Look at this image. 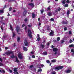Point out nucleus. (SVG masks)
Segmentation results:
<instances>
[{"instance_id":"1","label":"nucleus","mask_w":74,"mask_h":74,"mask_svg":"<svg viewBox=\"0 0 74 74\" xmlns=\"http://www.w3.org/2000/svg\"><path fill=\"white\" fill-rule=\"evenodd\" d=\"M63 67H64V66H60L56 67L55 69L53 68V69H54V70H59L62 69Z\"/></svg>"},{"instance_id":"2","label":"nucleus","mask_w":74,"mask_h":74,"mask_svg":"<svg viewBox=\"0 0 74 74\" xmlns=\"http://www.w3.org/2000/svg\"><path fill=\"white\" fill-rule=\"evenodd\" d=\"M28 36L29 37H30V38H32V31H31V30H30L28 29Z\"/></svg>"},{"instance_id":"3","label":"nucleus","mask_w":74,"mask_h":74,"mask_svg":"<svg viewBox=\"0 0 74 74\" xmlns=\"http://www.w3.org/2000/svg\"><path fill=\"white\" fill-rule=\"evenodd\" d=\"M14 71V74H18V68H15L13 69Z\"/></svg>"},{"instance_id":"4","label":"nucleus","mask_w":74,"mask_h":74,"mask_svg":"<svg viewBox=\"0 0 74 74\" xmlns=\"http://www.w3.org/2000/svg\"><path fill=\"white\" fill-rule=\"evenodd\" d=\"M61 24H62V25H67L69 23V21H63L62 22H61Z\"/></svg>"},{"instance_id":"5","label":"nucleus","mask_w":74,"mask_h":74,"mask_svg":"<svg viewBox=\"0 0 74 74\" xmlns=\"http://www.w3.org/2000/svg\"><path fill=\"white\" fill-rule=\"evenodd\" d=\"M18 58H19V59H22L23 58V56H22V54L19 53L18 54Z\"/></svg>"},{"instance_id":"6","label":"nucleus","mask_w":74,"mask_h":74,"mask_svg":"<svg viewBox=\"0 0 74 74\" xmlns=\"http://www.w3.org/2000/svg\"><path fill=\"white\" fill-rule=\"evenodd\" d=\"M58 50L57 48H54L53 49V51L54 52H55V53H54V55H56L57 54V51H58Z\"/></svg>"},{"instance_id":"7","label":"nucleus","mask_w":74,"mask_h":74,"mask_svg":"<svg viewBox=\"0 0 74 74\" xmlns=\"http://www.w3.org/2000/svg\"><path fill=\"white\" fill-rule=\"evenodd\" d=\"M7 55H10V54H13V52L12 51H8L5 53Z\"/></svg>"},{"instance_id":"8","label":"nucleus","mask_w":74,"mask_h":74,"mask_svg":"<svg viewBox=\"0 0 74 74\" xmlns=\"http://www.w3.org/2000/svg\"><path fill=\"white\" fill-rule=\"evenodd\" d=\"M27 12V11L26 10H24V11L23 13V16H26V14Z\"/></svg>"},{"instance_id":"9","label":"nucleus","mask_w":74,"mask_h":74,"mask_svg":"<svg viewBox=\"0 0 74 74\" xmlns=\"http://www.w3.org/2000/svg\"><path fill=\"white\" fill-rule=\"evenodd\" d=\"M24 44L25 46H27L29 45V43L27 42V40H24Z\"/></svg>"},{"instance_id":"10","label":"nucleus","mask_w":74,"mask_h":74,"mask_svg":"<svg viewBox=\"0 0 74 74\" xmlns=\"http://www.w3.org/2000/svg\"><path fill=\"white\" fill-rule=\"evenodd\" d=\"M20 30V27H19L17 26L16 28V30L18 34H21V33H19V30Z\"/></svg>"},{"instance_id":"11","label":"nucleus","mask_w":74,"mask_h":74,"mask_svg":"<svg viewBox=\"0 0 74 74\" xmlns=\"http://www.w3.org/2000/svg\"><path fill=\"white\" fill-rule=\"evenodd\" d=\"M16 58V61H15V62H16L17 63H19L20 62V61L19 60V59L18 58V57L16 56L15 57Z\"/></svg>"},{"instance_id":"12","label":"nucleus","mask_w":74,"mask_h":74,"mask_svg":"<svg viewBox=\"0 0 74 74\" xmlns=\"http://www.w3.org/2000/svg\"><path fill=\"white\" fill-rule=\"evenodd\" d=\"M54 34V31H52L49 33L50 36H53Z\"/></svg>"},{"instance_id":"13","label":"nucleus","mask_w":74,"mask_h":74,"mask_svg":"<svg viewBox=\"0 0 74 74\" xmlns=\"http://www.w3.org/2000/svg\"><path fill=\"white\" fill-rule=\"evenodd\" d=\"M71 71V70L68 69V70H65V72L66 73H70Z\"/></svg>"},{"instance_id":"14","label":"nucleus","mask_w":74,"mask_h":74,"mask_svg":"<svg viewBox=\"0 0 74 74\" xmlns=\"http://www.w3.org/2000/svg\"><path fill=\"white\" fill-rule=\"evenodd\" d=\"M28 5H29L30 6H31V7H32V8H33L34 7V4L33 3H30L28 4Z\"/></svg>"},{"instance_id":"15","label":"nucleus","mask_w":74,"mask_h":74,"mask_svg":"<svg viewBox=\"0 0 74 74\" xmlns=\"http://www.w3.org/2000/svg\"><path fill=\"white\" fill-rule=\"evenodd\" d=\"M23 49L24 50V51H27V48L25 47H24V46H23Z\"/></svg>"},{"instance_id":"16","label":"nucleus","mask_w":74,"mask_h":74,"mask_svg":"<svg viewBox=\"0 0 74 74\" xmlns=\"http://www.w3.org/2000/svg\"><path fill=\"white\" fill-rule=\"evenodd\" d=\"M4 11L3 10H0V14L1 13L2 14H4Z\"/></svg>"},{"instance_id":"17","label":"nucleus","mask_w":74,"mask_h":74,"mask_svg":"<svg viewBox=\"0 0 74 74\" xmlns=\"http://www.w3.org/2000/svg\"><path fill=\"white\" fill-rule=\"evenodd\" d=\"M70 14V10H68V11H67V15L69 16V15Z\"/></svg>"},{"instance_id":"18","label":"nucleus","mask_w":74,"mask_h":74,"mask_svg":"<svg viewBox=\"0 0 74 74\" xmlns=\"http://www.w3.org/2000/svg\"><path fill=\"white\" fill-rule=\"evenodd\" d=\"M10 28L11 29L12 31H13V29H12V27L11 26V24H10Z\"/></svg>"},{"instance_id":"19","label":"nucleus","mask_w":74,"mask_h":74,"mask_svg":"<svg viewBox=\"0 0 74 74\" xmlns=\"http://www.w3.org/2000/svg\"><path fill=\"white\" fill-rule=\"evenodd\" d=\"M32 18H35V14L33 13L32 14Z\"/></svg>"},{"instance_id":"20","label":"nucleus","mask_w":74,"mask_h":74,"mask_svg":"<svg viewBox=\"0 0 74 74\" xmlns=\"http://www.w3.org/2000/svg\"><path fill=\"white\" fill-rule=\"evenodd\" d=\"M47 30L48 31L50 30V28H49V26H47Z\"/></svg>"},{"instance_id":"21","label":"nucleus","mask_w":74,"mask_h":74,"mask_svg":"<svg viewBox=\"0 0 74 74\" xmlns=\"http://www.w3.org/2000/svg\"><path fill=\"white\" fill-rule=\"evenodd\" d=\"M20 41V38L19 37H18L17 38V42H19Z\"/></svg>"},{"instance_id":"22","label":"nucleus","mask_w":74,"mask_h":74,"mask_svg":"<svg viewBox=\"0 0 74 74\" xmlns=\"http://www.w3.org/2000/svg\"><path fill=\"white\" fill-rule=\"evenodd\" d=\"M10 57L12 59H14V58H15V56L14 55H12Z\"/></svg>"},{"instance_id":"23","label":"nucleus","mask_w":74,"mask_h":74,"mask_svg":"<svg viewBox=\"0 0 74 74\" xmlns=\"http://www.w3.org/2000/svg\"><path fill=\"white\" fill-rule=\"evenodd\" d=\"M51 74H56V72L55 71H53L51 73Z\"/></svg>"},{"instance_id":"24","label":"nucleus","mask_w":74,"mask_h":74,"mask_svg":"<svg viewBox=\"0 0 74 74\" xmlns=\"http://www.w3.org/2000/svg\"><path fill=\"white\" fill-rule=\"evenodd\" d=\"M51 62L52 63H56V60H52Z\"/></svg>"},{"instance_id":"25","label":"nucleus","mask_w":74,"mask_h":74,"mask_svg":"<svg viewBox=\"0 0 74 74\" xmlns=\"http://www.w3.org/2000/svg\"><path fill=\"white\" fill-rule=\"evenodd\" d=\"M0 73H5V72L4 70H2V71H1V72Z\"/></svg>"},{"instance_id":"26","label":"nucleus","mask_w":74,"mask_h":74,"mask_svg":"<svg viewBox=\"0 0 74 74\" xmlns=\"http://www.w3.org/2000/svg\"><path fill=\"white\" fill-rule=\"evenodd\" d=\"M0 28L2 30V32H3V29H4V28H3V26H1Z\"/></svg>"},{"instance_id":"27","label":"nucleus","mask_w":74,"mask_h":74,"mask_svg":"<svg viewBox=\"0 0 74 74\" xmlns=\"http://www.w3.org/2000/svg\"><path fill=\"white\" fill-rule=\"evenodd\" d=\"M48 15L49 16H51V13L50 12H49L48 13Z\"/></svg>"},{"instance_id":"28","label":"nucleus","mask_w":74,"mask_h":74,"mask_svg":"<svg viewBox=\"0 0 74 74\" xmlns=\"http://www.w3.org/2000/svg\"><path fill=\"white\" fill-rule=\"evenodd\" d=\"M43 53L44 55H47V54H48V53H47V52H44Z\"/></svg>"},{"instance_id":"29","label":"nucleus","mask_w":74,"mask_h":74,"mask_svg":"<svg viewBox=\"0 0 74 74\" xmlns=\"http://www.w3.org/2000/svg\"><path fill=\"white\" fill-rule=\"evenodd\" d=\"M69 47H74V45L73 44L70 45H69Z\"/></svg>"},{"instance_id":"30","label":"nucleus","mask_w":74,"mask_h":74,"mask_svg":"<svg viewBox=\"0 0 74 74\" xmlns=\"http://www.w3.org/2000/svg\"><path fill=\"white\" fill-rule=\"evenodd\" d=\"M37 39L38 41H40V40H41V38H40V37H38L37 38Z\"/></svg>"},{"instance_id":"31","label":"nucleus","mask_w":74,"mask_h":74,"mask_svg":"<svg viewBox=\"0 0 74 74\" xmlns=\"http://www.w3.org/2000/svg\"><path fill=\"white\" fill-rule=\"evenodd\" d=\"M40 11H41V14L43 13L44 12V10L42 9V10H41Z\"/></svg>"},{"instance_id":"32","label":"nucleus","mask_w":74,"mask_h":74,"mask_svg":"<svg viewBox=\"0 0 74 74\" xmlns=\"http://www.w3.org/2000/svg\"><path fill=\"white\" fill-rule=\"evenodd\" d=\"M16 36L14 32L13 33V37H14Z\"/></svg>"},{"instance_id":"33","label":"nucleus","mask_w":74,"mask_h":74,"mask_svg":"<svg viewBox=\"0 0 74 74\" xmlns=\"http://www.w3.org/2000/svg\"><path fill=\"white\" fill-rule=\"evenodd\" d=\"M42 71V69H38V72H41Z\"/></svg>"},{"instance_id":"34","label":"nucleus","mask_w":74,"mask_h":74,"mask_svg":"<svg viewBox=\"0 0 74 74\" xmlns=\"http://www.w3.org/2000/svg\"><path fill=\"white\" fill-rule=\"evenodd\" d=\"M41 47H42V48H44V45H42V44H41Z\"/></svg>"},{"instance_id":"35","label":"nucleus","mask_w":74,"mask_h":74,"mask_svg":"<svg viewBox=\"0 0 74 74\" xmlns=\"http://www.w3.org/2000/svg\"><path fill=\"white\" fill-rule=\"evenodd\" d=\"M46 62L47 63H50V61L49 60H47Z\"/></svg>"},{"instance_id":"36","label":"nucleus","mask_w":74,"mask_h":74,"mask_svg":"<svg viewBox=\"0 0 74 74\" xmlns=\"http://www.w3.org/2000/svg\"><path fill=\"white\" fill-rule=\"evenodd\" d=\"M58 11H59L61 10V8H60L59 7L58 8Z\"/></svg>"},{"instance_id":"37","label":"nucleus","mask_w":74,"mask_h":74,"mask_svg":"<svg viewBox=\"0 0 74 74\" xmlns=\"http://www.w3.org/2000/svg\"><path fill=\"white\" fill-rule=\"evenodd\" d=\"M24 21H25V22H27V19L25 18L24 19Z\"/></svg>"},{"instance_id":"38","label":"nucleus","mask_w":74,"mask_h":74,"mask_svg":"<svg viewBox=\"0 0 74 74\" xmlns=\"http://www.w3.org/2000/svg\"><path fill=\"white\" fill-rule=\"evenodd\" d=\"M69 42L70 43H71L72 42H73V40L71 39H70L69 40Z\"/></svg>"},{"instance_id":"39","label":"nucleus","mask_w":74,"mask_h":74,"mask_svg":"<svg viewBox=\"0 0 74 74\" xmlns=\"http://www.w3.org/2000/svg\"><path fill=\"white\" fill-rule=\"evenodd\" d=\"M15 0H9L8 2H11L12 1H15Z\"/></svg>"},{"instance_id":"40","label":"nucleus","mask_w":74,"mask_h":74,"mask_svg":"<svg viewBox=\"0 0 74 74\" xmlns=\"http://www.w3.org/2000/svg\"><path fill=\"white\" fill-rule=\"evenodd\" d=\"M57 40L58 41H59V40H60V38L59 37H57Z\"/></svg>"},{"instance_id":"41","label":"nucleus","mask_w":74,"mask_h":74,"mask_svg":"<svg viewBox=\"0 0 74 74\" xmlns=\"http://www.w3.org/2000/svg\"><path fill=\"white\" fill-rule=\"evenodd\" d=\"M68 6H69L68 4H66L64 5V7H67Z\"/></svg>"},{"instance_id":"42","label":"nucleus","mask_w":74,"mask_h":74,"mask_svg":"<svg viewBox=\"0 0 74 74\" xmlns=\"http://www.w3.org/2000/svg\"><path fill=\"white\" fill-rule=\"evenodd\" d=\"M50 45V43H49V42H48L46 44V45H47V46H49Z\"/></svg>"},{"instance_id":"43","label":"nucleus","mask_w":74,"mask_h":74,"mask_svg":"<svg viewBox=\"0 0 74 74\" xmlns=\"http://www.w3.org/2000/svg\"><path fill=\"white\" fill-rule=\"evenodd\" d=\"M64 30L65 31L67 30V28L66 27H64Z\"/></svg>"},{"instance_id":"44","label":"nucleus","mask_w":74,"mask_h":74,"mask_svg":"<svg viewBox=\"0 0 74 74\" xmlns=\"http://www.w3.org/2000/svg\"><path fill=\"white\" fill-rule=\"evenodd\" d=\"M47 10H49V11H50V10H51V9H50V7H49L47 8Z\"/></svg>"},{"instance_id":"45","label":"nucleus","mask_w":74,"mask_h":74,"mask_svg":"<svg viewBox=\"0 0 74 74\" xmlns=\"http://www.w3.org/2000/svg\"><path fill=\"white\" fill-rule=\"evenodd\" d=\"M50 20L52 21H54V19L53 18H51Z\"/></svg>"},{"instance_id":"46","label":"nucleus","mask_w":74,"mask_h":74,"mask_svg":"<svg viewBox=\"0 0 74 74\" xmlns=\"http://www.w3.org/2000/svg\"><path fill=\"white\" fill-rule=\"evenodd\" d=\"M11 10H12V7H10L9 9V11H11Z\"/></svg>"},{"instance_id":"47","label":"nucleus","mask_w":74,"mask_h":74,"mask_svg":"<svg viewBox=\"0 0 74 74\" xmlns=\"http://www.w3.org/2000/svg\"><path fill=\"white\" fill-rule=\"evenodd\" d=\"M66 3H70V0H67L66 1Z\"/></svg>"},{"instance_id":"48","label":"nucleus","mask_w":74,"mask_h":74,"mask_svg":"<svg viewBox=\"0 0 74 74\" xmlns=\"http://www.w3.org/2000/svg\"><path fill=\"white\" fill-rule=\"evenodd\" d=\"M32 58H35V56L33 55L32 56Z\"/></svg>"},{"instance_id":"49","label":"nucleus","mask_w":74,"mask_h":74,"mask_svg":"<svg viewBox=\"0 0 74 74\" xmlns=\"http://www.w3.org/2000/svg\"><path fill=\"white\" fill-rule=\"evenodd\" d=\"M3 21L2 20H1L0 22V23H3Z\"/></svg>"},{"instance_id":"50","label":"nucleus","mask_w":74,"mask_h":74,"mask_svg":"<svg viewBox=\"0 0 74 74\" xmlns=\"http://www.w3.org/2000/svg\"><path fill=\"white\" fill-rule=\"evenodd\" d=\"M69 34H72V33L71 31H69Z\"/></svg>"},{"instance_id":"51","label":"nucleus","mask_w":74,"mask_h":74,"mask_svg":"<svg viewBox=\"0 0 74 74\" xmlns=\"http://www.w3.org/2000/svg\"><path fill=\"white\" fill-rule=\"evenodd\" d=\"M71 52H74V50L73 49H72L71 51Z\"/></svg>"},{"instance_id":"52","label":"nucleus","mask_w":74,"mask_h":74,"mask_svg":"<svg viewBox=\"0 0 74 74\" xmlns=\"http://www.w3.org/2000/svg\"><path fill=\"white\" fill-rule=\"evenodd\" d=\"M5 37H6V36H3V39H5Z\"/></svg>"},{"instance_id":"53","label":"nucleus","mask_w":74,"mask_h":74,"mask_svg":"<svg viewBox=\"0 0 74 74\" xmlns=\"http://www.w3.org/2000/svg\"><path fill=\"white\" fill-rule=\"evenodd\" d=\"M64 1H64L62 2V3H63L64 4H66V2Z\"/></svg>"},{"instance_id":"54","label":"nucleus","mask_w":74,"mask_h":74,"mask_svg":"<svg viewBox=\"0 0 74 74\" xmlns=\"http://www.w3.org/2000/svg\"><path fill=\"white\" fill-rule=\"evenodd\" d=\"M10 73H12V71L10 69L9 70Z\"/></svg>"},{"instance_id":"55","label":"nucleus","mask_w":74,"mask_h":74,"mask_svg":"<svg viewBox=\"0 0 74 74\" xmlns=\"http://www.w3.org/2000/svg\"><path fill=\"white\" fill-rule=\"evenodd\" d=\"M33 67V65H30V68H32V67Z\"/></svg>"},{"instance_id":"56","label":"nucleus","mask_w":74,"mask_h":74,"mask_svg":"<svg viewBox=\"0 0 74 74\" xmlns=\"http://www.w3.org/2000/svg\"><path fill=\"white\" fill-rule=\"evenodd\" d=\"M3 65V64L1 63H0V66H2Z\"/></svg>"},{"instance_id":"57","label":"nucleus","mask_w":74,"mask_h":74,"mask_svg":"<svg viewBox=\"0 0 74 74\" xmlns=\"http://www.w3.org/2000/svg\"><path fill=\"white\" fill-rule=\"evenodd\" d=\"M5 49L6 50H7V49H8V47H5Z\"/></svg>"},{"instance_id":"58","label":"nucleus","mask_w":74,"mask_h":74,"mask_svg":"<svg viewBox=\"0 0 74 74\" xmlns=\"http://www.w3.org/2000/svg\"><path fill=\"white\" fill-rule=\"evenodd\" d=\"M4 18V16H2L1 17V19H2V20H3V19Z\"/></svg>"},{"instance_id":"59","label":"nucleus","mask_w":74,"mask_h":74,"mask_svg":"<svg viewBox=\"0 0 74 74\" xmlns=\"http://www.w3.org/2000/svg\"><path fill=\"white\" fill-rule=\"evenodd\" d=\"M25 30H26V29H27V27L26 26L25 27L24 29Z\"/></svg>"},{"instance_id":"60","label":"nucleus","mask_w":74,"mask_h":74,"mask_svg":"<svg viewBox=\"0 0 74 74\" xmlns=\"http://www.w3.org/2000/svg\"><path fill=\"white\" fill-rule=\"evenodd\" d=\"M2 60H2V59H1V58H0V61H1V62H2Z\"/></svg>"},{"instance_id":"61","label":"nucleus","mask_w":74,"mask_h":74,"mask_svg":"<svg viewBox=\"0 0 74 74\" xmlns=\"http://www.w3.org/2000/svg\"><path fill=\"white\" fill-rule=\"evenodd\" d=\"M25 27V24H23L22 25V27Z\"/></svg>"},{"instance_id":"62","label":"nucleus","mask_w":74,"mask_h":74,"mask_svg":"<svg viewBox=\"0 0 74 74\" xmlns=\"http://www.w3.org/2000/svg\"><path fill=\"white\" fill-rule=\"evenodd\" d=\"M41 67H44V65L43 64H42V65H41Z\"/></svg>"},{"instance_id":"63","label":"nucleus","mask_w":74,"mask_h":74,"mask_svg":"<svg viewBox=\"0 0 74 74\" xmlns=\"http://www.w3.org/2000/svg\"><path fill=\"white\" fill-rule=\"evenodd\" d=\"M15 46H16V45H15V43H14V45H13V47H15Z\"/></svg>"},{"instance_id":"64","label":"nucleus","mask_w":74,"mask_h":74,"mask_svg":"<svg viewBox=\"0 0 74 74\" xmlns=\"http://www.w3.org/2000/svg\"><path fill=\"white\" fill-rule=\"evenodd\" d=\"M37 37H40V35L39 34H37Z\"/></svg>"}]
</instances>
